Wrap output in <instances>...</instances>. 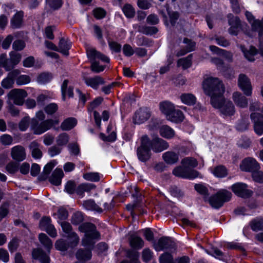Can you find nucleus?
Wrapping results in <instances>:
<instances>
[{
    "label": "nucleus",
    "mask_w": 263,
    "mask_h": 263,
    "mask_svg": "<svg viewBox=\"0 0 263 263\" xmlns=\"http://www.w3.org/2000/svg\"><path fill=\"white\" fill-rule=\"evenodd\" d=\"M55 166L54 162H50L47 163L44 168L43 174L39 177L40 179L41 180H46L48 175L50 173L51 171Z\"/></svg>",
    "instance_id": "39"
},
{
    "label": "nucleus",
    "mask_w": 263,
    "mask_h": 263,
    "mask_svg": "<svg viewBox=\"0 0 263 263\" xmlns=\"http://www.w3.org/2000/svg\"><path fill=\"white\" fill-rule=\"evenodd\" d=\"M129 242L130 246L136 249H140L144 246V241L142 238L136 235L130 236Z\"/></svg>",
    "instance_id": "35"
},
{
    "label": "nucleus",
    "mask_w": 263,
    "mask_h": 263,
    "mask_svg": "<svg viewBox=\"0 0 263 263\" xmlns=\"http://www.w3.org/2000/svg\"><path fill=\"white\" fill-rule=\"evenodd\" d=\"M51 224V219L48 217H44L42 218L40 222V227L42 230H45Z\"/></svg>",
    "instance_id": "64"
},
{
    "label": "nucleus",
    "mask_w": 263,
    "mask_h": 263,
    "mask_svg": "<svg viewBox=\"0 0 263 263\" xmlns=\"http://www.w3.org/2000/svg\"><path fill=\"white\" fill-rule=\"evenodd\" d=\"M211 62L215 64L217 68L222 72L223 74L226 77H229V74H227L228 72H232L231 68L228 65H225L223 61L218 58H213L211 59Z\"/></svg>",
    "instance_id": "20"
},
{
    "label": "nucleus",
    "mask_w": 263,
    "mask_h": 263,
    "mask_svg": "<svg viewBox=\"0 0 263 263\" xmlns=\"http://www.w3.org/2000/svg\"><path fill=\"white\" fill-rule=\"evenodd\" d=\"M10 64L12 66V68L14 65H16L20 62L21 59V55L19 53L11 51L10 53Z\"/></svg>",
    "instance_id": "44"
},
{
    "label": "nucleus",
    "mask_w": 263,
    "mask_h": 263,
    "mask_svg": "<svg viewBox=\"0 0 263 263\" xmlns=\"http://www.w3.org/2000/svg\"><path fill=\"white\" fill-rule=\"evenodd\" d=\"M245 14L252 30L257 31L259 36L261 37L263 35V17L261 20H256L252 13L248 11Z\"/></svg>",
    "instance_id": "10"
},
{
    "label": "nucleus",
    "mask_w": 263,
    "mask_h": 263,
    "mask_svg": "<svg viewBox=\"0 0 263 263\" xmlns=\"http://www.w3.org/2000/svg\"><path fill=\"white\" fill-rule=\"evenodd\" d=\"M231 195L230 192L227 190H222L209 198L208 201L212 207L218 209L222 206L224 202L230 200Z\"/></svg>",
    "instance_id": "5"
},
{
    "label": "nucleus",
    "mask_w": 263,
    "mask_h": 263,
    "mask_svg": "<svg viewBox=\"0 0 263 263\" xmlns=\"http://www.w3.org/2000/svg\"><path fill=\"white\" fill-rule=\"evenodd\" d=\"M64 175L62 169L56 168L49 178V181L51 183L55 185H59L61 183V179Z\"/></svg>",
    "instance_id": "24"
},
{
    "label": "nucleus",
    "mask_w": 263,
    "mask_h": 263,
    "mask_svg": "<svg viewBox=\"0 0 263 263\" xmlns=\"http://www.w3.org/2000/svg\"><path fill=\"white\" fill-rule=\"evenodd\" d=\"M83 220V216L81 212H77L74 213L71 217V222L73 224L77 225Z\"/></svg>",
    "instance_id": "53"
},
{
    "label": "nucleus",
    "mask_w": 263,
    "mask_h": 263,
    "mask_svg": "<svg viewBox=\"0 0 263 263\" xmlns=\"http://www.w3.org/2000/svg\"><path fill=\"white\" fill-rule=\"evenodd\" d=\"M247 185L245 183L237 182L233 184L231 189L238 196L242 198H248L252 195V191L247 189Z\"/></svg>",
    "instance_id": "9"
},
{
    "label": "nucleus",
    "mask_w": 263,
    "mask_h": 263,
    "mask_svg": "<svg viewBox=\"0 0 263 263\" xmlns=\"http://www.w3.org/2000/svg\"><path fill=\"white\" fill-rule=\"evenodd\" d=\"M86 53L88 59L91 61V63L92 61H96V60L97 59H100L104 62H109V59L108 57L97 51L95 48L91 47L87 48Z\"/></svg>",
    "instance_id": "17"
},
{
    "label": "nucleus",
    "mask_w": 263,
    "mask_h": 263,
    "mask_svg": "<svg viewBox=\"0 0 263 263\" xmlns=\"http://www.w3.org/2000/svg\"><path fill=\"white\" fill-rule=\"evenodd\" d=\"M83 206L87 210L94 211L99 213L102 212V209L93 200L90 199L84 201Z\"/></svg>",
    "instance_id": "32"
},
{
    "label": "nucleus",
    "mask_w": 263,
    "mask_h": 263,
    "mask_svg": "<svg viewBox=\"0 0 263 263\" xmlns=\"http://www.w3.org/2000/svg\"><path fill=\"white\" fill-rule=\"evenodd\" d=\"M160 263H174L172 255L168 253H165L159 257Z\"/></svg>",
    "instance_id": "52"
},
{
    "label": "nucleus",
    "mask_w": 263,
    "mask_h": 263,
    "mask_svg": "<svg viewBox=\"0 0 263 263\" xmlns=\"http://www.w3.org/2000/svg\"><path fill=\"white\" fill-rule=\"evenodd\" d=\"M251 228L254 231L263 230V218L253 220L251 222Z\"/></svg>",
    "instance_id": "40"
},
{
    "label": "nucleus",
    "mask_w": 263,
    "mask_h": 263,
    "mask_svg": "<svg viewBox=\"0 0 263 263\" xmlns=\"http://www.w3.org/2000/svg\"><path fill=\"white\" fill-rule=\"evenodd\" d=\"M232 99L237 106L240 108H246L248 106L247 98L239 92H235L233 94Z\"/></svg>",
    "instance_id": "19"
},
{
    "label": "nucleus",
    "mask_w": 263,
    "mask_h": 263,
    "mask_svg": "<svg viewBox=\"0 0 263 263\" xmlns=\"http://www.w3.org/2000/svg\"><path fill=\"white\" fill-rule=\"evenodd\" d=\"M9 95L13 100L14 104L21 105L23 104L24 99L27 97V92L22 89H14L12 90Z\"/></svg>",
    "instance_id": "14"
},
{
    "label": "nucleus",
    "mask_w": 263,
    "mask_h": 263,
    "mask_svg": "<svg viewBox=\"0 0 263 263\" xmlns=\"http://www.w3.org/2000/svg\"><path fill=\"white\" fill-rule=\"evenodd\" d=\"M77 123V120L74 118H68L65 119L61 125L63 130H69L73 128Z\"/></svg>",
    "instance_id": "33"
},
{
    "label": "nucleus",
    "mask_w": 263,
    "mask_h": 263,
    "mask_svg": "<svg viewBox=\"0 0 263 263\" xmlns=\"http://www.w3.org/2000/svg\"><path fill=\"white\" fill-rule=\"evenodd\" d=\"M19 74L20 71L17 69L10 71L8 74L7 77L2 81V86L6 89H9L12 87L14 81Z\"/></svg>",
    "instance_id": "18"
},
{
    "label": "nucleus",
    "mask_w": 263,
    "mask_h": 263,
    "mask_svg": "<svg viewBox=\"0 0 263 263\" xmlns=\"http://www.w3.org/2000/svg\"><path fill=\"white\" fill-rule=\"evenodd\" d=\"M84 80L87 86L95 89H98L100 85L103 84L104 83V80L100 76L85 77L84 78Z\"/></svg>",
    "instance_id": "21"
},
{
    "label": "nucleus",
    "mask_w": 263,
    "mask_h": 263,
    "mask_svg": "<svg viewBox=\"0 0 263 263\" xmlns=\"http://www.w3.org/2000/svg\"><path fill=\"white\" fill-rule=\"evenodd\" d=\"M195 189L199 194L203 195L205 200L208 199V193L207 188L201 184H196L195 185Z\"/></svg>",
    "instance_id": "51"
},
{
    "label": "nucleus",
    "mask_w": 263,
    "mask_h": 263,
    "mask_svg": "<svg viewBox=\"0 0 263 263\" xmlns=\"http://www.w3.org/2000/svg\"><path fill=\"white\" fill-rule=\"evenodd\" d=\"M241 170L250 172L252 173L255 171L260 169V166L255 159L252 158H247L244 159L240 165Z\"/></svg>",
    "instance_id": "11"
},
{
    "label": "nucleus",
    "mask_w": 263,
    "mask_h": 263,
    "mask_svg": "<svg viewBox=\"0 0 263 263\" xmlns=\"http://www.w3.org/2000/svg\"><path fill=\"white\" fill-rule=\"evenodd\" d=\"M151 148L149 139L146 135L143 136L141 139V145L137 151L138 158L140 161L146 162L149 159L151 156Z\"/></svg>",
    "instance_id": "4"
},
{
    "label": "nucleus",
    "mask_w": 263,
    "mask_h": 263,
    "mask_svg": "<svg viewBox=\"0 0 263 263\" xmlns=\"http://www.w3.org/2000/svg\"><path fill=\"white\" fill-rule=\"evenodd\" d=\"M158 29L156 27L144 26L141 29V31L144 34L147 35H153L158 32Z\"/></svg>",
    "instance_id": "61"
},
{
    "label": "nucleus",
    "mask_w": 263,
    "mask_h": 263,
    "mask_svg": "<svg viewBox=\"0 0 263 263\" xmlns=\"http://www.w3.org/2000/svg\"><path fill=\"white\" fill-rule=\"evenodd\" d=\"M79 229L80 231L85 233L84 237L82 240V245L86 249H79L76 252V256L79 260H88L91 258V251L96 241L100 239V235L96 226L91 223H83Z\"/></svg>",
    "instance_id": "2"
},
{
    "label": "nucleus",
    "mask_w": 263,
    "mask_h": 263,
    "mask_svg": "<svg viewBox=\"0 0 263 263\" xmlns=\"http://www.w3.org/2000/svg\"><path fill=\"white\" fill-rule=\"evenodd\" d=\"M15 80L16 83L18 85L27 84L31 81L30 77L29 76L25 74L17 76Z\"/></svg>",
    "instance_id": "48"
},
{
    "label": "nucleus",
    "mask_w": 263,
    "mask_h": 263,
    "mask_svg": "<svg viewBox=\"0 0 263 263\" xmlns=\"http://www.w3.org/2000/svg\"><path fill=\"white\" fill-rule=\"evenodd\" d=\"M0 66L5 68L7 71L12 69L10 61L7 60V55L5 54H2L0 55Z\"/></svg>",
    "instance_id": "45"
},
{
    "label": "nucleus",
    "mask_w": 263,
    "mask_h": 263,
    "mask_svg": "<svg viewBox=\"0 0 263 263\" xmlns=\"http://www.w3.org/2000/svg\"><path fill=\"white\" fill-rule=\"evenodd\" d=\"M0 141L3 145H9L12 143L13 138L9 135L4 134L0 137Z\"/></svg>",
    "instance_id": "56"
},
{
    "label": "nucleus",
    "mask_w": 263,
    "mask_h": 263,
    "mask_svg": "<svg viewBox=\"0 0 263 263\" xmlns=\"http://www.w3.org/2000/svg\"><path fill=\"white\" fill-rule=\"evenodd\" d=\"M68 237L70 240V245L71 247H76L79 243V237L74 232H71L68 235Z\"/></svg>",
    "instance_id": "54"
},
{
    "label": "nucleus",
    "mask_w": 263,
    "mask_h": 263,
    "mask_svg": "<svg viewBox=\"0 0 263 263\" xmlns=\"http://www.w3.org/2000/svg\"><path fill=\"white\" fill-rule=\"evenodd\" d=\"M164 161L167 164H173L178 160V155L175 152L168 151L164 153L162 156Z\"/></svg>",
    "instance_id": "28"
},
{
    "label": "nucleus",
    "mask_w": 263,
    "mask_h": 263,
    "mask_svg": "<svg viewBox=\"0 0 263 263\" xmlns=\"http://www.w3.org/2000/svg\"><path fill=\"white\" fill-rule=\"evenodd\" d=\"M151 149L155 153H160L166 149L169 145L168 143L159 137L154 138L152 140L149 139Z\"/></svg>",
    "instance_id": "13"
},
{
    "label": "nucleus",
    "mask_w": 263,
    "mask_h": 263,
    "mask_svg": "<svg viewBox=\"0 0 263 263\" xmlns=\"http://www.w3.org/2000/svg\"><path fill=\"white\" fill-rule=\"evenodd\" d=\"M53 76L51 73L44 72L38 75L36 81L40 84H45L50 82Z\"/></svg>",
    "instance_id": "36"
},
{
    "label": "nucleus",
    "mask_w": 263,
    "mask_h": 263,
    "mask_svg": "<svg viewBox=\"0 0 263 263\" xmlns=\"http://www.w3.org/2000/svg\"><path fill=\"white\" fill-rule=\"evenodd\" d=\"M202 87L204 93L211 97L212 106L218 109L223 117H230L234 115L235 109L234 104L223 97L225 88L221 81L217 78H208L203 81Z\"/></svg>",
    "instance_id": "1"
},
{
    "label": "nucleus",
    "mask_w": 263,
    "mask_h": 263,
    "mask_svg": "<svg viewBox=\"0 0 263 263\" xmlns=\"http://www.w3.org/2000/svg\"><path fill=\"white\" fill-rule=\"evenodd\" d=\"M252 176L254 181L263 183V172L258 171H255L252 173Z\"/></svg>",
    "instance_id": "58"
},
{
    "label": "nucleus",
    "mask_w": 263,
    "mask_h": 263,
    "mask_svg": "<svg viewBox=\"0 0 263 263\" xmlns=\"http://www.w3.org/2000/svg\"><path fill=\"white\" fill-rule=\"evenodd\" d=\"M41 145L35 141L31 142L29 146L33 158L40 159L42 157Z\"/></svg>",
    "instance_id": "23"
},
{
    "label": "nucleus",
    "mask_w": 263,
    "mask_h": 263,
    "mask_svg": "<svg viewBox=\"0 0 263 263\" xmlns=\"http://www.w3.org/2000/svg\"><path fill=\"white\" fill-rule=\"evenodd\" d=\"M83 178L89 181L97 182L100 179V175L98 173L90 172L84 174Z\"/></svg>",
    "instance_id": "41"
},
{
    "label": "nucleus",
    "mask_w": 263,
    "mask_h": 263,
    "mask_svg": "<svg viewBox=\"0 0 263 263\" xmlns=\"http://www.w3.org/2000/svg\"><path fill=\"white\" fill-rule=\"evenodd\" d=\"M181 165L187 168L193 169L198 165V162L196 159L192 157H186L183 159L181 162Z\"/></svg>",
    "instance_id": "37"
},
{
    "label": "nucleus",
    "mask_w": 263,
    "mask_h": 263,
    "mask_svg": "<svg viewBox=\"0 0 263 263\" xmlns=\"http://www.w3.org/2000/svg\"><path fill=\"white\" fill-rule=\"evenodd\" d=\"M183 42L186 44V49L185 50H181L178 52L176 54L177 57L184 55L187 52H191L195 49V43L187 39H184Z\"/></svg>",
    "instance_id": "30"
},
{
    "label": "nucleus",
    "mask_w": 263,
    "mask_h": 263,
    "mask_svg": "<svg viewBox=\"0 0 263 263\" xmlns=\"http://www.w3.org/2000/svg\"><path fill=\"white\" fill-rule=\"evenodd\" d=\"M69 247V244L63 239L58 240L55 243L56 249L60 251H65L68 249Z\"/></svg>",
    "instance_id": "47"
},
{
    "label": "nucleus",
    "mask_w": 263,
    "mask_h": 263,
    "mask_svg": "<svg viewBox=\"0 0 263 263\" xmlns=\"http://www.w3.org/2000/svg\"><path fill=\"white\" fill-rule=\"evenodd\" d=\"M228 17L229 24L230 26H240V21L237 17L234 16L232 14H229Z\"/></svg>",
    "instance_id": "59"
},
{
    "label": "nucleus",
    "mask_w": 263,
    "mask_h": 263,
    "mask_svg": "<svg viewBox=\"0 0 263 263\" xmlns=\"http://www.w3.org/2000/svg\"><path fill=\"white\" fill-rule=\"evenodd\" d=\"M68 141L69 136L66 133L60 134L56 138V142L58 146L65 145Z\"/></svg>",
    "instance_id": "42"
},
{
    "label": "nucleus",
    "mask_w": 263,
    "mask_h": 263,
    "mask_svg": "<svg viewBox=\"0 0 263 263\" xmlns=\"http://www.w3.org/2000/svg\"><path fill=\"white\" fill-rule=\"evenodd\" d=\"M11 156L12 158L17 162L24 161L26 158L25 148L22 145H16L11 149Z\"/></svg>",
    "instance_id": "15"
},
{
    "label": "nucleus",
    "mask_w": 263,
    "mask_h": 263,
    "mask_svg": "<svg viewBox=\"0 0 263 263\" xmlns=\"http://www.w3.org/2000/svg\"><path fill=\"white\" fill-rule=\"evenodd\" d=\"M46 2L51 8L54 10L61 8L63 4L62 0H46Z\"/></svg>",
    "instance_id": "63"
},
{
    "label": "nucleus",
    "mask_w": 263,
    "mask_h": 263,
    "mask_svg": "<svg viewBox=\"0 0 263 263\" xmlns=\"http://www.w3.org/2000/svg\"><path fill=\"white\" fill-rule=\"evenodd\" d=\"M32 127L34 130V133L36 135L42 134L50 128L53 125V120L52 119H48L42 122L40 124H36V119L32 120Z\"/></svg>",
    "instance_id": "7"
},
{
    "label": "nucleus",
    "mask_w": 263,
    "mask_h": 263,
    "mask_svg": "<svg viewBox=\"0 0 263 263\" xmlns=\"http://www.w3.org/2000/svg\"><path fill=\"white\" fill-rule=\"evenodd\" d=\"M245 57L250 61H254V56L257 53L256 49L253 46H251L249 51H245L242 49Z\"/></svg>",
    "instance_id": "49"
},
{
    "label": "nucleus",
    "mask_w": 263,
    "mask_h": 263,
    "mask_svg": "<svg viewBox=\"0 0 263 263\" xmlns=\"http://www.w3.org/2000/svg\"><path fill=\"white\" fill-rule=\"evenodd\" d=\"M173 174L177 177L190 179L197 178L199 175L197 171L187 168L182 165L175 167L173 171Z\"/></svg>",
    "instance_id": "6"
},
{
    "label": "nucleus",
    "mask_w": 263,
    "mask_h": 263,
    "mask_svg": "<svg viewBox=\"0 0 263 263\" xmlns=\"http://www.w3.org/2000/svg\"><path fill=\"white\" fill-rule=\"evenodd\" d=\"M23 15V11H19L13 16L10 21L11 26L13 28H18L21 26Z\"/></svg>",
    "instance_id": "29"
},
{
    "label": "nucleus",
    "mask_w": 263,
    "mask_h": 263,
    "mask_svg": "<svg viewBox=\"0 0 263 263\" xmlns=\"http://www.w3.org/2000/svg\"><path fill=\"white\" fill-rule=\"evenodd\" d=\"M238 86L244 94L250 96L252 94V86L249 78L244 74H240L238 80Z\"/></svg>",
    "instance_id": "12"
},
{
    "label": "nucleus",
    "mask_w": 263,
    "mask_h": 263,
    "mask_svg": "<svg viewBox=\"0 0 263 263\" xmlns=\"http://www.w3.org/2000/svg\"><path fill=\"white\" fill-rule=\"evenodd\" d=\"M151 116V112L147 108H140L134 117V122L137 124H142L147 120Z\"/></svg>",
    "instance_id": "16"
},
{
    "label": "nucleus",
    "mask_w": 263,
    "mask_h": 263,
    "mask_svg": "<svg viewBox=\"0 0 263 263\" xmlns=\"http://www.w3.org/2000/svg\"><path fill=\"white\" fill-rule=\"evenodd\" d=\"M192 54H190L186 58L179 59L177 62L178 66L182 67L184 69L189 68L192 65Z\"/></svg>",
    "instance_id": "38"
},
{
    "label": "nucleus",
    "mask_w": 263,
    "mask_h": 263,
    "mask_svg": "<svg viewBox=\"0 0 263 263\" xmlns=\"http://www.w3.org/2000/svg\"><path fill=\"white\" fill-rule=\"evenodd\" d=\"M159 108L161 111L165 115L166 118L175 109L174 104L168 101L161 102L159 104Z\"/></svg>",
    "instance_id": "27"
},
{
    "label": "nucleus",
    "mask_w": 263,
    "mask_h": 263,
    "mask_svg": "<svg viewBox=\"0 0 263 263\" xmlns=\"http://www.w3.org/2000/svg\"><path fill=\"white\" fill-rule=\"evenodd\" d=\"M58 109V106L57 104L51 103L45 106L44 109L45 112L48 115H52Z\"/></svg>",
    "instance_id": "60"
},
{
    "label": "nucleus",
    "mask_w": 263,
    "mask_h": 263,
    "mask_svg": "<svg viewBox=\"0 0 263 263\" xmlns=\"http://www.w3.org/2000/svg\"><path fill=\"white\" fill-rule=\"evenodd\" d=\"M71 43L68 40L62 38L59 42L58 50L57 51L60 52L64 55H68V50L71 47Z\"/></svg>",
    "instance_id": "26"
},
{
    "label": "nucleus",
    "mask_w": 263,
    "mask_h": 263,
    "mask_svg": "<svg viewBox=\"0 0 263 263\" xmlns=\"http://www.w3.org/2000/svg\"><path fill=\"white\" fill-rule=\"evenodd\" d=\"M30 123V118L29 117L23 118L19 123V129L21 131H25L29 126Z\"/></svg>",
    "instance_id": "55"
},
{
    "label": "nucleus",
    "mask_w": 263,
    "mask_h": 263,
    "mask_svg": "<svg viewBox=\"0 0 263 263\" xmlns=\"http://www.w3.org/2000/svg\"><path fill=\"white\" fill-rule=\"evenodd\" d=\"M251 119L253 123V128L256 135L260 136L263 135V116L259 113L253 112L251 114Z\"/></svg>",
    "instance_id": "8"
},
{
    "label": "nucleus",
    "mask_w": 263,
    "mask_h": 263,
    "mask_svg": "<svg viewBox=\"0 0 263 263\" xmlns=\"http://www.w3.org/2000/svg\"><path fill=\"white\" fill-rule=\"evenodd\" d=\"M40 242L44 246L48 251V254L45 253L41 249L37 248L33 250L32 252L33 258L39 259L41 263H50L49 254L52 247V242L51 239L44 233H41L39 236Z\"/></svg>",
    "instance_id": "3"
},
{
    "label": "nucleus",
    "mask_w": 263,
    "mask_h": 263,
    "mask_svg": "<svg viewBox=\"0 0 263 263\" xmlns=\"http://www.w3.org/2000/svg\"><path fill=\"white\" fill-rule=\"evenodd\" d=\"M18 167L19 164L17 162L11 161L6 165V170L9 173L13 174L18 170Z\"/></svg>",
    "instance_id": "46"
},
{
    "label": "nucleus",
    "mask_w": 263,
    "mask_h": 263,
    "mask_svg": "<svg viewBox=\"0 0 263 263\" xmlns=\"http://www.w3.org/2000/svg\"><path fill=\"white\" fill-rule=\"evenodd\" d=\"M122 10L124 14L127 17L132 18L135 15V10L133 7L129 4L125 5L123 7Z\"/></svg>",
    "instance_id": "50"
},
{
    "label": "nucleus",
    "mask_w": 263,
    "mask_h": 263,
    "mask_svg": "<svg viewBox=\"0 0 263 263\" xmlns=\"http://www.w3.org/2000/svg\"><path fill=\"white\" fill-rule=\"evenodd\" d=\"M106 12L102 8H97L93 10V14L97 19H102L106 15Z\"/></svg>",
    "instance_id": "57"
},
{
    "label": "nucleus",
    "mask_w": 263,
    "mask_h": 263,
    "mask_svg": "<svg viewBox=\"0 0 263 263\" xmlns=\"http://www.w3.org/2000/svg\"><path fill=\"white\" fill-rule=\"evenodd\" d=\"M160 135L167 139H170L174 137L175 135L174 130L167 125H162L159 130Z\"/></svg>",
    "instance_id": "34"
},
{
    "label": "nucleus",
    "mask_w": 263,
    "mask_h": 263,
    "mask_svg": "<svg viewBox=\"0 0 263 263\" xmlns=\"http://www.w3.org/2000/svg\"><path fill=\"white\" fill-rule=\"evenodd\" d=\"M172 245L173 242L170 237H162L159 239L158 242L155 245V248L157 251H160L168 249Z\"/></svg>",
    "instance_id": "22"
},
{
    "label": "nucleus",
    "mask_w": 263,
    "mask_h": 263,
    "mask_svg": "<svg viewBox=\"0 0 263 263\" xmlns=\"http://www.w3.org/2000/svg\"><path fill=\"white\" fill-rule=\"evenodd\" d=\"M25 47V42L21 40H17L12 44V48L15 51H21L23 50Z\"/></svg>",
    "instance_id": "62"
},
{
    "label": "nucleus",
    "mask_w": 263,
    "mask_h": 263,
    "mask_svg": "<svg viewBox=\"0 0 263 263\" xmlns=\"http://www.w3.org/2000/svg\"><path fill=\"white\" fill-rule=\"evenodd\" d=\"M181 102L187 105H192L196 101V98L194 95L190 93H182L180 96Z\"/></svg>",
    "instance_id": "31"
},
{
    "label": "nucleus",
    "mask_w": 263,
    "mask_h": 263,
    "mask_svg": "<svg viewBox=\"0 0 263 263\" xmlns=\"http://www.w3.org/2000/svg\"><path fill=\"white\" fill-rule=\"evenodd\" d=\"M166 119L172 122L179 123L183 120L184 115L181 110L175 108Z\"/></svg>",
    "instance_id": "25"
},
{
    "label": "nucleus",
    "mask_w": 263,
    "mask_h": 263,
    "mask_svg": "<svg viewBox=\"0 0 263 263\" xmlns=\"http://www.w3.org/2000/svg\"><path fill=\"white\" fill-rule=\"evenodd\" d=\"M213 174L217 177H224L227 175V170L223 166H218L216 167L213 171Z\"/></svg>",
    "instance_id": "43"
}]
</instances>
